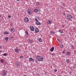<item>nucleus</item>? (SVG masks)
I'll return each mask as SVG.
<instances>
[{
    "instance_id": "6e6552de",
    "label": "nucleus",
    "mask_w": 76,
    "mask_h": 76,
    "mask_svg": "<svg viewBox=\"0 0 76 76\" xmlns=\"http://www.w3.org/2000/svg\"><path fill=\"white\" fill-rule=\"evenodd\" d=\"M29 61H33V62H34V59H33V58H29Z\"/></svg>"
},
{
    "instance_id": "37998d69",
    "label": "nucleus",
    "mask_w": 76,
    "mask_h": 76,
    "mask_svg": "<svg viewBox=\"0 0 76 76\" xmlns=\"http://www.w3.org/2000/svg\"><path fill=\"white\" fill-rule=\"evenodd\" d=\"M13 38V37H11V38H12L11 39H12Z\"/></svg>"
},
{
    "instance_id": "4be33fe9",
    "label": "nucleus",
    "mask_w": 76,
    "mask_h": 76,
    "mask_svg": "<svg viewBox=\"0 0 76 76\" xmlns=\"http://www.w3.org/2000/svg\"><path fill=\"white\" fill-rule=\"evenodd\" d=\"M50 33H51L52 34H55V33L54 32H53V31H51Z\"/></svg>"
},
{
    "instance_id": "9b49d317",
    "label": "nucleus",
    "mask_w": 76,
    "mask_h": 76,
    "mask_svg": "<svg viewBox=\"0 0 76 76\" xmlns=\"http://www.w3.org/2000/svg\"><path fill=\"white\" fill-rule=\"evenodd\" d=\"M0 62L1 63H3L4 62V59H1L0 60Z\"/></svg>"
},
{
    "instance_id": "f03ea898",
    "label": "nucleus",
    "mask_w": 76,
    "mask_h": 76,
    "mask_svg": "<svg viewBox=\"0 0 76 76\" xmlns=\"http://www.w3.org/2000/svg\"><path fill=\"white\" fill-rule=\"evenodd\" d=\"M67 19H71L73 18V17H72L71 15H68L67 16Z\"/></svg>"
},
{
    "instance_id": "cd10ccee",
    "label": "nucleus",
    "mask_w": 76,
    "mask_h": 76,
    "mask_svg": "<svg viewBox=\"0 0 76 76\" xmlns=\"http://www.w3.org/2000/svg\"><path fill=\"white\" fill-rule=\"evenodd\" d=\"M35 20L36 21V22H37L38 21V19H37V18H35Z\"/></svg>"
},
{
    "instance_id": "7c9ffc66",
    "label": "nucleus",
    "mask_w": 76,
    "mask_h": 76,
    "mask_svg": "<svg viewBox=\"0 0 76 76\" xmlns=\"http://www.w3.org/2000/svg\"><path fill=\"white\" fill-rule=\"evenodd\" d=\"M8 18H11V17L10 16V15H9L8 16Z\"/></svg>"
},
{
    "instance_id": "09e8293b",
    "label": "nucleus",
    "mask_w": 76,
    "mask_h": 76,
    "mask_svg": "<svg viewBox=\"0 0 76 76\" xmlns=\"http://www.w3.org/2000/svg\"><path fill=\"white\" fill-rule=\"evenodd\" d=\"M69 73H71V72H69Z\"/></svg>"
},
{
    "instance_id": "c756f323",
    "label": "nucleus",
    "mask_w": 76,
    "mask_h": 76,
    "mask_svg": "<svg viewBox=\"0 0 76 76\" xmlns=\"http://www.w3.org/2000/svg\"><path fill=\"white\" fill-rule=\"evenodd\" d=\"M20 58H23V56H20Z\"/></svg>"
},
{
    "instance_id": "79ce46f5",
    "label": "nucleus",
    "mask_w": 76,
    "mask_h": 76,
    "mask_svg": "<svg viewBox=\"0 0 76 76\" xmlns=\"http://www.w3.org/2000/svg\"><path fill=\"white\" fill-rule=\"evenodd\" d=\"M37 76H39V74H37Z\"/></svg>"
},
{
    "instance_id": "f704fd0d",
    "label": "nucleus",
    "mask_w": 76,
    "mask_h": 76,
    "mask_svg": "<svg viewBox=\"0 0 76 76\" xmlns=\"http://www.w3.org/2000/svg\"><path fill=\"white\" fill-rule=\"evenodd\" d=\"M64 53H65V52H64V51H63L62 52V53H63V54H64Z\"/></svg>"
},
{
    "instance_id": "dca6fc26",
    "label": "nucleus",
    "mask_w": 76,
    "mask_h": 76,
    "mask_svg": "<svg viewBox=\"0 0 76 76\" xmlns=\"http://www.w3.org/2000/svg\"><path fill=\"white\" fill-rule=\"evenodd\" d=\"M15 51L16 52V53H18L19 52V49H18L16 48V49H15Z\"/></svg>"
},
{
    "instance_id": "2f4dec72",
    "label": "nucleus",
    "mask_w": 76,
    "mask_h": 76,
    "mask_svg": "<svg viewBox=\"0 0 76 76\" xmlns=\"http://www.w3.org/2000/svg\"><path fill=\"white\" fill-rule=\"evenodd\" d=\"M52 56H55V54H54V53H53V54H52Z\"/></svg>"
},
{
    "instance_id": "a878e982",
    "label": "nucleus",
    "mask_w": 76,
    "mask_h": 76,
    "mask_svg": "<svg viewBox=\"0 0 76 76\" xmlns=\"http://www.w3.org/2000/svg\"><path fill=\"white\" fill-rule=\"evenodd\" d=\"M36 4H37V6H39V3H36Z\"/></svg>"
},
{
    "instance_id": "0eeeda50",
    "label": "nucleus",
    "mask_w": 76,
    "mask_h": 76,
    "mask_svg": "<svg viewBox=\"0 0 76 76\" xmlns=\"http://www.w3.org/2000/svg\"><path fill=\"white\" fill-rule=\"evenodd\" d=\"M24 21L26 22H29V19L28 18L26 17L25 18Z\"/></svg>"
},
{
    "instance_id": "473e14b6",
    "label": "nucleus",
    "mask_w": 76,
    "mask_h": 76,
    "mask_svg": "<svg viewBox=\"0 0 76 76\" xmlns=\"http://www.w3.org/2000/svg\"><path fill=\"white\" fill-rule=\"evenodd\" d=\"M57 71V69H55L54 70V71L55 72H56Z\"/></svg>"
},
{
    "instance_id": "2eb2a0df",
    "label": "nucleus",
    "mask_w": 76,
    "mask_h": 76,
    "mask_svg": "<svg viewBox=\"0 0 76 76\" xmlns=\"http://www.w3.org/2000/svg\"><path fill=\"white\" fill-rule=\"evenodd\" d=\"M34 11L35 13H37V12H38V10L37 9H35V10H34Z\"/></svg>"
},
{
    "instance_id": "bb28decb",
    "label": "nucleus",
    "mask_w": 76,
    "mask_h": 76,
    "mask_svg": "<svg viewBox=\"0 0 76 76\" xmlns=\"http://www.w3.org/2000/svg\"><path fill=\"white\" fill-rule=\"evenodd\" d=\"M3 56H7V54L4 53L3 54Z\"/></svg>"
},
{
    "instance_id": "ddd939ff",
    "label": "nucleus",
    "mask_w": 76,
    "mask_h": 76,
    "mask_svg": "<svg viewBox=\"0 0 76 76\" xmlns=\"http://www.w3.org/2000/svg\"><path fill=\"white\" fill-rule=\"evenodd\" d=\"M35 31L36 33H38V32H39V30H38V28H36Z\"/></svg>"
},
{
    "instance_id": "c85d7f7f",
    "label": "nucleus",
    "mask_w": 76,
    "mask_h": 76,
    "mask_svg": "<svg viewBox=\"0 0 76 76\" xmlns=\"http://www.w3.org/2000/svg\"><path fill=\"white\" fill-rule=\"evenodd\" d=\"M71 47L72 48V49H74V46H72Z\"/></svg>"
},
{
    "instance_id": "20e7f679",
    "label": "nucleus",
    "mask_w": 76,
    "mask_h": 76,
    "mask_svg": "<svg viewBox=\"0 0 76 76\" xmlns=\"http://www.w3.org/2000/svg\"><path fill=\"white\" fill-rule=\"evenodd\" d=\"M27 12L28 15H31L32 14V10L30 9L28 10Z\"/></svg>"
},
{
    "instance_id": "e433bc0d",
    "label": "nucleus",
    "mask_w": 76,
    "mask_h": 76,
    "mask_svg": "<svg viewBox=\"0 0 76 76\" xmlns=\"http://www.w3.org/2000/svg\"><path fill=\"white\" fill-rule=\"evenodd\" d=\"M62 27L63 28H64V25H62Z\"/></svg>"
},
{
    "instance_id": "f8f14e48",
    "label": "nucleus",
    "mask_w": 76,
    "mask_h": 76,
    "mask_svg": "<svg viewBox=\"0 0 76 76\" xmlns=\"http://www.w3.org/2000/svg\"><path fill=\"white\" fill-rule=\"evenodd\" d=\"M14 31H15V29H14V28H12L10 30V31H11V32H13Z\"/></svg>"
},
{
    "instance_id": "a18cd8bd",
    "label": "nucleus",
    "mask_w": 76,
    "mask_h": 76,
    "mask_svg": "<svg viewBox=\"0 0 76 76\" xmlns=\"http://www.w3.org/2000/svg\"><path fill=\"white\" fill-rule=\"evenodd\" d=\"M23 76H27L25 75H23Z\"/></svg>"
},
{
    "instance_id": "aec40b11",
    "label": "nucleus",
    "mask_w": 76,
    "mask_h": 76,
    "mask_svg": "<svg viewBox=\"0 0 76 76\" xmlns=\"http://www.w3.org/2000/svg\"><path fill=\"white\" fill-rule=\"evenodd\" d=\"M38 40L40 42H42V40L41 39V38H39L38 39Z\"/></svg>"
},
{
    "instance_id": "39448f33",
    "label": "nucleus",
    "mask_w": 76,
    "mask_h": 76,
    "mask_svg": "<svg viewBox=\"0 0 76 76\" xmlns=\"http://www.w3.org/2000/svg\"><path fill=\"white\" fill-rule=\"evenodd\" d=\"M2 74L4 76H6V72L5 70H3L2 72Z\"/></svg>"
},
{
    "instance_id": "c03bdc74",
    "label": "nucleus",
    "mask_w": 76,
    "mask_h": 76,
    "mask_svg": "<svg viewBox=\"0 0 76 76\" xmlns=\"http://www.w3.org/2000/svg\"><path fill=\"white\" fill-rule=\"evenodd\" d=\"M1 48V46H0V48Z\"/></svg>"
},
{
    "instance_id": "5701e85b",
    "label": "nucleus",
    "mask_w": 76,
    "mask_h": 76,
    "mask_svg": "<svg viewBox=\"0 0 76 76\" xmlns=\"http://www.w3.org/2000/svg\"><path fill=\"white\" fill-rule=\"evenodd\" d=\"M60 45L61 48H63V45Z\"/></svg>"
},
{
    "instance_id": "de8ad7c7",
    "label": "nucleus",
    "mask_w": 76,
    "mask_h": 76,
    "mask_svg": "<svg viewBox=\"0 0 76 76\" xmlns=\"http://www.w3.org/2000/svg\"><path fill=\"white\" fill-rule=\"evenodd\" d=\"M1 15H0V18H1Z\"/></svg>"
},
{
    "instance_id": "f3484780",
    "label": "nucleus",
    "mask_w": 76,
    "mask_h": 76,
    "mask_svg": "<svg viewBox=\"0 0 76 76\" xmlns=\"http://www.w3.org/2000/svg\"><path fill=\"white\" fill-rule=\"evenodd\" d=\"M66 62L67 63H69L70 62V61L69 59H66Z\"/></svg>"
},
{
    "instance_id": "58836bf2",
    "label": "nucleus",
    "mask_w": 76,
    "mask_h": 76,
    "mask_svg": "<svg viewBox=\"0 0 76 76\" xmlns=\"http://www.w3.org/2000/svg\"><path fill=\"white\" fill-rule=\"evenodd\" d=\"M75 53H76V50H75V51H74Z\"/></svg>"
},
{
    "instance_id": "a211bd4d",
    "label": "nucleus",
    "mask_w": 76,
    "mask_h": 76,
    "mask_svg": "<svg viewBox=\"0 0 76 76\" xmlns=\"http://www.w3.org/2000/svg\"><path fill=\"white\" fill-rule=\"evenodd\" d=\"M59 32H60V33H62V34H63V31L61 30H59Z\"/></svg>"
},
{
    "instance_id": "393cba45",
    "label": "nucleus",
    "mask_w": 76,
    "mask_h": 76,
    "mask_svg": "<svg viewBox=\"0 0 76 76\" xmlns=\"http://www.w3.org/2000/svg\"><path fill=\"white\" fill-rule=\"evenodd\" d=\"M29 42H30V43H32V40H30Z\"/></svg>"
},
{
    "instance_id": "412c9836",
    "label": "nucleus",
    "mask_w": 76,
    "mask_h": 76,
    "mask_svg": "<svg viewBox=\"0 0 76 76\" xmlns=\"http://www.w3.org/2000/svg\"><path fill=\"white\" fill-rule=\"evenodd\" d=\"M4 34H5V35L9 34V33L7 32H4Z\"/></svg>"
},
{
    "instance_id": "9d476101",
    "label": "nucleus",
    "mask_w": 76,
    "mask_h": 76,
    "mask_svg": "<svg viewBox=\"0 0 76 76\" xmlns=\"http://www.w3.org/2000/svg\"><path fill=\"white\" fill-rule=\"evenodd\" d=\"M54 50V47L53 46L52 48H50V50L51 51V52H53Z\"/></svg>"
},
{
    "instance_id": "c9c22d12",
    "label": "nucleus",
    "mask_w": 76,
    "mask_h": 76,
    "mask_svg": "<svg viewBox=\"0 0 76 76\" xmlns=\"http://www.w3.org/2000/svg\"><path fill=\"white\" fill-rule=\"evenodd\" d=\"M63 15H64V16H65V13H63Z\"/></svg>"
},
{
    "instance_id": "4468645a",
    "label": "nucleus",
    "mask_w": 76,
    "mask_h": 76,
    "mask_svg": "<svg viewBox=\"0 0 76 76\" xmlns=\"http://www.w3.org/2000/svg\"><path fill=\"white\" fill-rule=\"evenodd\" d=\"M48 24H51L52 23V21L51 20H49L48 21Z\"/></svg>"
},
{
    "instance_id": "72a5a7b5",
    "label": "nucleus",
    "mask_w": 76,
    "mask_h": 76,
    "mask_svg": "<svg viewBox=\"0 0 76 76\" xmlns=\"http://www.w3.org/2000/svg\"><path fill=\"white\" fill-rule=\"evenodd\" d=\"M58 41H60V39H57Z\"/></svg>"
},
{
    "instance_id": "49530a36",
    "label": "nucleus",
    "mask_w": 76,
    "mask_h": 76,
    "mask_svg": "<svg viewBox=\"0 0 76 76\" xmlns=\"http://www.w3.org/2000/svg\"><path fill=\"white\" fill-rule=\"evenodd\" d=\"M17 0V1H19V0Z\"/></svg>"
},
{
    "instance_id": "b1692460",
    "label": "nucleus",
    "mask_w": 76,
    "mask_h": 76,
    "mask_svg": "<svg viewBox=\"0 0 76 76\" xmlns=\"http://www.w3.org/2000/svg\"><path fill=\"white\" fill-rule=\"evenodd\" d=\"M8 39H9V37H6L5 38V39L7 40V41H8Z\"/></svg>"
},
{
    "instance_id": "4c0bfd02",
    "label": "nucleus",
    "mask_w": 76,
    "mask_h": 76,
    "mask_svg": "<svg viewBox=\"0 0 76 76\" xmlns=\"http://www.w3.org/2000/svg\"><path fill=\"white\" fill-rule=\"evenodd\" d=\"M35 61L36 62V63H37V62H38V61H37V60Z\"/></svg>"
},
{
    "instance_id": "6ab92c4d",
    "label": "nucleus",
    "mask_w": 76,
    "mask_h": 76,
    "mask_svg": "<svg viewBox=\"0 0 76 76\" xmlns=\"http://www.w3.org/2000/svg\"><path fill=\"white\" fill-rule=\"evenodd\" d=\"M71 54V53L69 52H67V55H68V56H70V55Z\"/></svg>"
},
{
    "instance_id": "f257e3e1",
    "label": "nucleus",
    "mask_w": 76,
    "mask_h": 76,
    "mask_svg": "<svg viewBox=\"0 0 76 76\" xmlns=\"http://www.w3.org/2000/svg\"><path fill=\"white\" fill-rule=\"evenodd\" d=\"M36 58L39 61H42L43 60V58L41 57L40 56H36Z\"/></svg>"
},
{
    "instance_id": "1a4fd4ad",
    "label": "nucleus",
    "mask_w": 76,
    "mask_h": 76,
    "mask_svg": "<svg viewBox=\"0 0 76 76\" xmlns=\"http://www.w3.org/2000/svg\"><path fill=\"white\" fill-rule=\"evenodd\" d=\"M36 23L37 25H41V24L40 23V22L38 21L36 22Z\"/></svg>"
},
{
    "instance_id": "a19ab883",
    "label": "nucleus",
    "mask_w": 76,
    "mask_h": 76,
    "mask_svg": "<svg viewBox=\"0 0 76 76\" xmlns=\"http://www.w3.org/2000/svg\"><path fill=\"white\" fill-rule=\"evenodd\" d=\"M26 34H27V35H28V33L27 32Z\"/></svg>"
},
{
    "instance_id": "423d86ee",
    "label": "nucleus",
    "mask_w": 76,
    "mask_h": 76,
    "mask_svg": "<svg viewBox=\"0 0 76 76\" xmlns=\"http://www.w3.org/2000/svg\"><path fill=\"white\" fill-rule=\"evenodd\" d=\"M15 66L17 67H18L20 66V64H19V62H17L15 63Z\"/></svg>"
},
{
    "instance_id": "7ed1b4c3",
    "label": "nucleus",
    "mask_w": 76,
    "mask_h": 76,
    "mask_svg": "<svg viewBox=\"0 0 76 76\" xmlns=\"http://www.w3.org/2000/svg\"><path fill=\"white\" fill-rule=\"evenodd\" d=\"M30 29L31 31H34L35 30V28L33 26H31L30 27Z\"/></svg>"
},
{
    "instance_id": "ea45409f",
    "label": "nucleus",
    "mask_w": 76,
    "mask_h": 76,
    "mask_svg": "<svg viewBox=\"0 0 76 76\" xmlns=\"http://www.w3.org/2000/svg\"><path fill=\"white\" fill-rule=\"evenodd\" d=\"M2 52V50H0V53H1Z\"/></svg>"
}]
</instances>
